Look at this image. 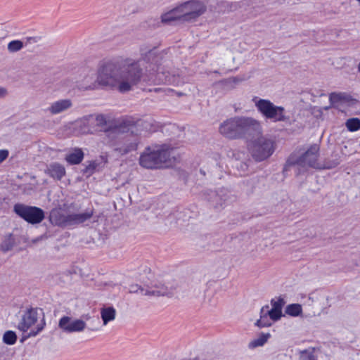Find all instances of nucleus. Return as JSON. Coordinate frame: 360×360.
Returning a JSON list of instances; mask_svg holds the SVG:
<instances>
[{
	"instance_id": "1",
	"label": "nucleus",
	"mask_w": 360,
	"mask_h": 360,
	"mask_svg": "<svg viewBox=\"0 0 360 360\" xmlns=\"http://www.w3.org/2000/svg\"><path fill=\"white\" fill-rule=\"evenodd\" d=\"M143 61L135 62L131 58L109 63L103 65L97 75L91 72L84 76L77 82V86L82 91L110 86L125 93L138 84L143 74Z\"/></svg>"
},
{
	"instance_id": "2",
	"label": "nucleus",
	"mask_w": 360,
	"mask_h": 360,
	"mask_svg": "<svg viewBox=\"0 0 360 360\" xmlns=\"http://www.w3.org/2000/svg\"><path fill=\"white\" fill-rule=\"evenodd\" d=\"M262 126L259 121L252 117H234L224 120L219 127V132L229 139H238L246 134L261 132Z\"/></svg>"
},
{
	"instance_id": "3",
	"label": "nucleus",
	"mask_w": 360,
	"mask_h": 360,
	"mask_svg": "<svg viewBox=\"0 0 360 360\" xmlns=\"http://www.w3.org/2000/svg\"><path fill=\"white\" fill-rule=\"evenodd\" d=\"M172 150L166 146H152L141 153L139 164L147 169L168 167L173 163Z\"/></svg>"
},
{
	"instance_id": "4",
	"label": "nucleus",
	"mask_w": 360,
	"mask_h": 360,
	"mask_svg": "<svg viewBox=\"0 0 360 360\" xmlns=\"http://www.w3.org/2000/svg\"><path fill=\"white\" fill-rule=\"evenodd\" d=\"M285 295H280L271 300V307L265 305L260 310V318L256 322L259 327L271 326L274 322L280 320L285 315L282 309L286 304Z\"/></svg>"
},
{
	"instance_id": "5",
	"label": "nucleus",
	"mask_w": 360,
	"mask_h": 360,
	"mask_svg": "<svg viewBox=\"0 0 360 360\" xmlns=\"http://www.w3.org/2000/svg\"><path fill=\"white\" fill-rule=\"evenodd\" d=\"M255 133L256 136H252L248 143V149L255 160L261 162L273 154L274 143L271 139L262 135V132Z\"/></svg>"
},
{
	"instance_id": "6",
	"label": "nucleus",
	"mask_w": 360,
	"mask_h": 360,
	"mask_svg": "<svg viewBox=\"0 0 360 360\" xmlns=\"http://www.w3.org/2000/svg\"><path fill=\"white\" fill-rule=\"evenodd\" d=\"M92 215V211L68 214L60 209H54L51 210L49 217L52 224L61 226H68L83 223L89 219Z\"/></svg>"
},
{
	"instance_id": "7",
	"label": "nucleus",
	"mask_w": 360,
	"mask_h": 360,
	"mask_svg": "<svg viewBox=\"0 0 360 360\" xmlns=\"http://www.w3.org/2000/svg\"><path fill=\"white\" fill-rule=\"evenodd\" d=\"M46 325L44 316H39L34 309L26 311L18 323V328L22 332H30L27 338L36 336Z\"/></svg>"
},
{
	"instance_id": "8",
	"label": "nucleus",
	"mask_w": 360,
	"mask_h": 360,
	"mask_svg": "<svg viewBox=\"0 0 360 360\" xmlns=\"http://www.w3.org/2000/svg\"><path fill=\"white\" fill-rule=\"evenodd\" d=\"M257 110L266 118L274 122L284 121L285 116L284 108L275 105L269 100L259 99L255 101Z\"/></svg>"
},
{
	"instance_id": "9",
	"label": "nucleus",
	"mask_w": 360,
	"mask_h": 360,
	"mask_svg": "<svg viewBox=\"0 0 360 360\" xmlns=\"http://www.w3.org/2000/svg\"><path fill=\"white\" fill-rule=\"evenodd\" d=\"M13 210L18 216L32 224H39L44 219V211L37 207L16 204Z\"/></svg>"
},
{
	"instance_id": "10",
	"label": "nucleus",
	"mask_w": 360,
	"mask_h": 360,
	"mask_svg": "<svg viewBox=\"0 0 360 360\" xmlns=\"http://www.w3.org/2000/svg\"><path fill=\"white\" fill-rule=\"evenodd\" d=\"M182 16V21H195L202 15L205 11V6L200 1H191L179 6Z\"/></svg>"
},
{
	"instance_id": "11",
	"label": "nucleus",
	"mask_w": 360,
	"mask_h": 360,
	"mask_svg": "<svg viewBox=\"0 0 360 360\" xmlns=\"http://www.w3.org/2000/svg\"><path fill=\"white\" fill-rule=\"evenodd\" d=\"M132 60L135 62H141L143 61L144 65L143 66V74L140 78V80L138 82V83L141 81V79L143 77V76L146 74L147 72L149 73V75H152L154 74L155 70L154 68H150L151 65H149L150 69H148V67L147 66V62L145 60H135L134 59H131ZM157 72V77L158 79L162 82L169 83V84H179V81L177 78H176L174 75L171 74V68L167 67V65H162L158 67L157 70H155Z\"/></svg>"
},
{
	"instance_id": "12",
	"label": "nucleus",
	"mask_w": 360,
	"mask_h": 360,
	"mask_svg": "<svg viewBox=\"0 0 360 360\" xmlns=\"http://www.w3.org/2000/svg\"><path fill=\"white\" fill-rule=\"evenodd\" d=\"M319 152V146L313 144L296 162H294V168L301 167L303 170L306 167L322 168L318 162Z\"/></svg>"
},
{
	"instance_id": "13",
	"label": "nucleus",
	"mask_w": 360,
	"mask_h": 360,
	"mask_svg": "<svg viewBox=\"0 0 360 360\" xmlns=\"http://www.w3.org/2000/svg\"><path fill=\"white\" fill-rule=\"evenodd\" d=\"M59 327L67 333L82 332L86 323L82 319H74L68 316L62 317L58 323Z\"/></svg>"
},
{
	"instance_id": "14",
	"label": "nucleus",
	"mask_w": 360,
	"mask_h": 360,
	"mask_svg": "<svg viewBox=\"0 0 360 360\" xmlns=\"http://www.w3.org/2000/svg\"><path fill=\"white\" fill-rule=\"evenodd\" d=\"M137 148V142L132 140L131 136H127L119 139L114 144V150L120 155H124Z\"/></svg>"
},
{
	"instance_id": "15",
	"label": "nucleus",
	"mask_w": 360,
	"mask_h": 360,
	"mask_svg": "<svg viewBox=\"0 0 360 360\" xmlns=\"http://www.w3.org/2000/svg\"><path fill=\"white\" fill-rule=\"evenodd\" d=\"M72 105L70 99H60L52 103L48 108V111L52 115H57L68 110Z\"/></svg>"
},
{
	"instance_id": "16",
	"label": "nucleus",
	"mask_w": 360,
	"mask_h": 360,
	"mask_svg": "<svg viewBox=\"0 0 360 360\" xmlns=\"http://www.w3.org/2000/svg\"><path fill=\"white\" fill-rule=\"evenodd\" d=\"M116 317V311L112 307H105L101 309V318L103 326H107L112 322Z\"/></svg>"
},
{
	"instance_id": "17",
	"label": "nucleus",
	"mask_w": 360,
	"mask_h": 360,
	"mask_svg": "<svg viewBox=\"0 0 360 360\" xmlns=\"http://www.w3.org/2000/svg\"><path fill=\"white\" fill-rule=\"evenodd\" d=\"M141 292L145 295L149 296H163V295H169L172 294V292L168 290L167 287L164 285L160 286H153L149 288V289L144 290L141 289Z\"/></svg>"
},
{
	"instance_id": "18",
	"label": "nucleus",
	"mask_w": 360,
	"mask_h": 360,
	"mask_svg": "<svg viewBox=\"0 0 360 360\" xmlns=\"http://www.w3.org/2000/svg\"><path fill=\"white\" fill-rule=\"evenodd\" d=\"M46 172L53 178L60 180L65 174V169L63 165L53 163L48 167Z\"/></svg>"
},
{
	"instance_id": "19",
	"label": "nucleus",
	"mask_w": 360,
	"mask_h": 360,
	"mask_svg": "<svg viewBox=\"0 0 360 360\" xmlns=\"http://www.w3.org/2000/svg\"><path fill=\"white\" fill-rule=\"evenodd\" d=\"M161 20L162 22L168 23L174 20L182 21L181 13H180L179 6L170 10L169 11L161 15Z\"/></svg>"
},
{
	"instance_id": "20",
	"label": "nucleus",
	"mask_w": 360,
	"mask_h": 360,
	"mask_svg": "<svg viewBox=\"0 0 360 360\" xmlns=\"http://www.w3.org/2000/svg\"><path fill=\"white\" fill-rule=\"evenodd\" d=\"M84 158V153L80 148H75L66 155L65 160L71 165L80 163Z\"/></svg>"
},
{
	"instance_id": "21",
	"label": "nucleus",
	"mask_w": 360,
	"mask_h": 360,
	"mask_svg": "<svg viewBox=\"0 0 360 360\" xmlns=\"http://www.w3.org/2000/svg\"><path fill=\"white\" fill-rule=\"evenodd\" d=\"M270 338V334H262L259 337H257L255 339L252 340L248 343V348L253 349L259 347H262L264 344L268 341Z\"/></svg>"
},
{
	"instance_id": "22",
	"label": "nucleus",
	"mask_w": 360,
	"mask_h": 360,
	"mask_svg": "<svg viewBox=\"0 0 360 360\" xmlns=\"http://www.w3.org/2000/svg\"><path fill=\"white\" fill-rule=\"evenodd\" d=\"M316 348L309 347L302 350L299 353V360H317L318 357L315 354Z\"/></svg>"
},
{
	"instance_id": "23",
	"label": "nucleus",
	"mask_w": 360,
	"mask_h": 360,
	"mask_svg": "<svg viewBox=\"0 0 360 360\" xmlns=\"http://www.w3.org/2000/svg\"><path fill=\"white\" fill-rule=\"evenodd\" d=\"M14 242V238L11 234L6 235L1 243V250L4 252L9 251L13 248Z\"/></svg>"
},
{
	"instance_id": "24",
	"label": "nucleus",
	"mask_w": 360,
	"mask_h": 360,
	"mask_svg": "<svg viewBox=\"0 0 360 360\" xmlns=\"http://www.w3.org/2000/svg\"><path fill=\"white\" fill-rule=\"evenodd\" d=\"M89 123L94 124L97 127H103L107 124L106 117L103 115H97L96 117L90 116L87 119Z\"/></svg>"
},
{
	"instance_id": "25",
	"label": "nucleus",
	"mask_w": 360,
	"mask_h": 360,
	"mask_svg": "<svg viewBox=\"0 0 360 360\" xmlns=\"http://www.w3.org/2000/svg\"><path fill=\"white\" fill-rule=\"evenodd\" d=\"M345 125L349 131H356L360 129V120L359 118L348 119Z\"/></svg>"
},
{
	"instance_id": "26",
	"label": "nucleus",
	"mask_w": 360,
	"mask_h": 360,
	"mask_svg": "<svg viewBox=\"0 0 360 360\" xmlns=\"http://www.w3.org/2000/svg\"><path fill=\"white\" fill-rule=\"evenodd\" d=\"M17 340L15 333L12 330H8L3 335V342L9 345H14Z\"/></svg>"
},
{
	"instance_id": "27",
	"label": "nucleus",
	"mask_w": 360,
	"mask_h": 360,
	"mask_svg": "<svg viewBox=\"0 0 360 360\" xmlns=\"http://www.w3.org/2000/svg\"><path fill=\"white\" fill-rule=\"evenodd\" d=\"M347 95L342 93H331L329 96V100L332 105L338 103L342 101H346Z\"/></svg>"
},
{
	"instance_id": "28",
	"label": "nucleus",
	"mask_w": 360,
	"mask_h": 360,
	"mask_svg": "<svg viewBox=\"0 0 360 360\" xmlns=\"http://www.w3.org/2000/svg\"><path fill=\"white\" fill-rule=\"evenodd\" d=\"M23 47V42L20 40H13L8 43V50L10 52H16Z\"/></svg>"
},
{
	"instance_id": "29",
	"label": "nucleus",
	"mask_w": 360,
	"mask_h": 360,
	"mask_svg": "<svg viewBox=\"0 0 360 360\" xmlns=\"http://www.w3.org/2000/svg\"><path fill=\"white\" fill-rule=\"evenodd\" d=\"M9 155V151L6 149L0 150V164H1Z\"/></svg>"
},
{
	"instance_id": "30",
	"label": "nucleus",
	"mask_w": 360,
	"mask_h": 360,
	"mask_svg": "<svg viewBox=\"0 0 360 360\" xmlns=\"http://www.w3.org/2000/svg\"><path fill=\"white\" fill-rule=\"evenodd\" d=\"M302 306L300 304H294L293 305V315L297 316L302 314Z\"/></svg>"
},
{
	"instance_id": "31",
	"label": "nucleus",
	"mask_w": 360,
	"mask_h": 360,
	"mask_svg": "<svg viewBox=\"0 0 360 360\" xmlns=\"http://www.w3.org/2000/svg\"><path fill=\"white\" fill-rule=\"evenodd\" d=\"M277 360H291V356L286 354H280L277 356Z\"/></svg>"
},
{
	"instance_id": "32",
	"label": "nucleus",
	"mask_w": 360,
	"mask_h": 360,
	"mask_svg": "<svg viewBox=\"0 0 360 360\" xmlns=\"http://www.w3.org/2000/svg\"><path fill=\"white\" fill-rule=\"evenodd\" d=\"M8 94L7 89L0 86V98H4Z\"/></svg>"
},
{
	"instance_id": "33",
	"label": "nucleus",
	"mask_w": 360,
	"mask_h": 360,
	"mask_svg": "<svg viewBox=\"0 0 360 360\" xmlns=\"http://www.w3.org/2000/svg\"><path fill=\"white\" fill-rule=\"evenodd\" d=\"M285 313L290 316H292V304H288L285 309Z\"/></svg>"
},
{
	"instance_id": "34",
	"label": "nucleus",
	"mask_w": 360,
	"mask_h": 360,
	"mask_svg": "<svg viewBox=\"0 0 360 360\" xmlns=\"http://www.w3.org/2000/svg\"><path fill=\"white\" fill-rule=\"evenodd\" d=\"M338 164H339V162L338 161H335L330 165H325L323 168L331 169V168L336 167Z\"/></svg>"
},
{
	"instance_id": "35",
	"label": "nucleus",
	"mask_w": 360,
	"mask_h": 360,
	"mask_svg": "<svg viewBox=\"0 0 360 360\" xmlns=\"http://www.w3.org/2000/svg\"><path fill=\"white\" fill-rule=\"evenodd\" d=\"M228 83L236 84L238 80L236 78H230L226 81Z\"/></svg>"
},
{
	"instance_id": "36",
	"label": "nucleus",
	"mask_w": 360,
	"mask_h": 360,
	"mask_svg": "<svg viewBox=\"0 0 360 360\" xmlns=\"http://www.w3.org/2000/svg\"><path fill=\"white\" fill-rule=\"evenodd\" d=\"M304 97L306 96H309V93L308 92H304ZM306 98H300V101H304V100Z\"/></svg>"
},
{
	"instance_id": "37",
	"label": "nucleus",
	"mask_w": 360,
	"mask_h": 360,
	"mask_svg": "<svg viewBox=\"0 0 360 360\" xmlns=\"http://www.w3.org/2000/svg\"><path fill=\"white\" fill-rule=\"evenodd\" d=\"M357 70H358L359 73L360 74V62L359 63V64L357 65Z\"/></svg>"
},
{
	"instance_id": "38",
	"label": "nucleus",
	"mask_w": 360,
	"mask_h": 360,
	"mask_svg": "<svg viewBox=\"0 0 360 360\" xmlns=\"http://www.w3.org/2000/svg\"><path fill=\"white\" fill-rule=\"evenodd\" d=\"M231 62H232V63H233V61H234V58H233H233H231Z\"/></svg>"
},
{
	"instance_id": "39",
	"label": "nucleus",
	"mask_w": 360,
	"mask_h": 360,
	"mask_svg": "<svg viewBox=\"0 0 360 360\" xmlns=\"http://www.w3.org/2000/svg\"><path fill=\"white\" fill-rule=\"evenodd\" d=\"M289 167L288 165H286V167H285V169H287V168Z\"/></svg>"
}]
</instances>
